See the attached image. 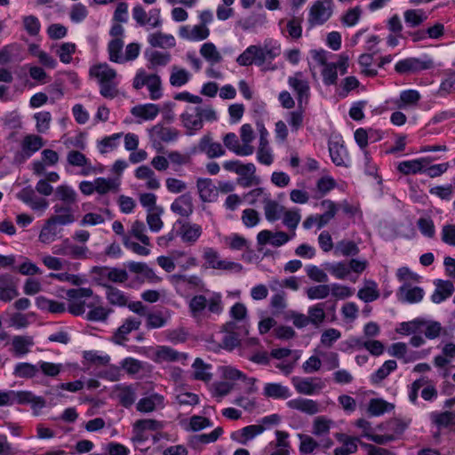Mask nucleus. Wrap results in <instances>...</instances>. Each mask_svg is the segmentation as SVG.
<instances>
[{
	"label": "nucleus",
	"instance_id": "1",
	"mask_svg": "<svg viewBox=\"0 0 455 455\" xmlns=\"http://www.w3.org/2000/svg\"><path fill=\"white\" fill-rule=\"evenodd\" d=\"M89 75L96 77L100 84V93L106 99H114L117 96V83L115 82L116 71L107 63H100L90 68Z\"/></svg>",
	"mask_w": 455,
	"mask_h": 455
},
{
	"label": "nucleus",
	"instance_id": "2",
	"mask_svg": "<svg viewBox=\"0 0 455 455\" xmlns=\"http://www.w3.org/2000/svg\"><path fill=\"white\" fill-rule=\"evenodd\" d=\"M230 315L239 323V326L229 322V350L237 347L241 339L249 333L246 307L237 302L231 307Z\"/></svg>",
	"mask_w": 455,
	"mask_h": 455
},
{
	"label": "nucleus",
	"instance_id": "3",
	"mask_svg": "<svg viewBox=\"0 0 455 455\" xmlns=\"http://www.w3.org/2000/svg\"><path fill=\"white\" fill-rule=\"evenodd\" d=\"M435 68L433 59L424 54L420 57H408L396 62L395 70L400 75L418 74Z\"/></svg>",
	"mask_w": 455,
	"mask_h": 455
},
{
	"label": "nucleus",
	"instance_id": "4",
	"mask_svg": "<svg viewBox=\"0 0 455 455\" xmlns=\"http://www.w3.org/2000/svg\"><path fill=\"white\" fill-rule=\"evenodd\" d=\"M333 2L316 0L309 9L307 23L310 28L323 25L333 13Z\"/></svg>",
	"mask_w": 455,
	"mask_h": 455
},
{
	"label": "nucleus",
	"instance_id": "5",
	"mask_svg": "<svg viewBox=\"0 0 455 455\" xmlns=\"http://www.w3.org/2000/svg\"><path fill=\"white\" fill-rule=\"evenodd\" d=\"M256 379L248 378L237 369L229 367V393L238 391L242 394H251L256 391Z\"/></svg>",
	"mask_w": 455,
	"mask_h": 455
},
{
	"label": "nucleus",
	"instance_id": "6",
	"mask_svg": "<svg viewBox=\"0 0 455 455\" xmlns=\"http://www.w3.org/2000/svg\"><path fill=\"white\" fill-rule=\"evenodd\" d=\"M190 153L192 155L205 154L209 158H215L224 155L225 151L221 144L213 141L211 134L207 133L191 148Z\"/></svg>",
	"mask_w": 455,
	"mask_h": 455
},
{
	"label": "nucleus",
	"instance_id": "7",
	"mask_svg": "<svg viewBox=\"0 0 455 455\" xmlns=\"http://www.w3.org/2000/svg\"><path fill=\"white\" fill-rule=\"evenodd\" d=\"M293 386L299 394L312 395L324 387L323 382L318 378L292 379Z\"/></svg>",
	"mask_w": 455,
	"mask_h": 455
},
{
	"label": "nucleus",
	"instance_id": "8",
	"mask_svg": "<svg viewBox=\"0 0 455 455\" xmlns=\"http://www.w3.org/2000/svg\"><path fill=\"white\" fill-rule=\"evenodd\" d=\"M295 235L293 232L292 235L290 236L283 231H277L273 233L269 230H262L257 235V242L259 245H266L267 243L275 246L280 247L289 242L292 236Z\"/></svg>",
	"mask_w": 455,
	"mask_h": 455
},
{
	"label": "nucleus",
	"instance_id": "9",
	"mask_svg": "<svg viewBox=\"0 0 455 455\" xmlns=\"http://www.w3.org/2000/svg\"><path fill=\"white\" fill-rule=\"evenodd\" d=\"M18 296L17 281L14 276L8 273L0 275V300L10 302Z\"/></svg>",
	"mask_w": 455,
	"mask_h": 455
},
{
	"label": "nucleus",
	"instance_id": "10",
	"mask_svg": "<svg viewBox=\"0 0 455 455\" xmlns=\"http://www.w3.org/2000/svg\"><path fill=\"white\" fill-rule=\"evenodd\" d=\"M424 290L419 286H411V283H405L398 289L396 292L397 299L402 303L414 304L422 300L424 297Z\"/></svg>",
	"mask_w": 455,
	"mask_h": 455
},
{
	"label": "nucleus",
	"instance_id": "11",
	"mask_svg": "<svg viewBox=\"0 0 455 455\" xmlns=\"http://www.w3.org/2000/svg\"><path fill=\"white\" fill-rule=\"evenodd\" d=\"M199 106L188 107L187 110L181 114L180 119L184 127L187 128V134L193 135L196 132L203 128V123L199 116Z\"/></svg>",
	"mask_w": 455,
	"mask_h": 455
},
{
	"label": "nucleus",
	"instance_id": "12",
	"mask_svg": "<svg viewBox=\"0 0 455 455\" xmlns=\"http://www.w3.org/2000/svg\"><path fill=\"white\" fill-rule=\"evenodd\" d=\"M141 321L135 317H128L124 323L119 326L114 332L111 340L117 344L124 346L125 341L128 340L127 335L132 331H136L140 328Z\"/></svg>",
	"mask_w": 455,
	"mask_h": 455
},
{
	"label": "nucleus",
	"instance_id": "13",
	"mask_svg": "<svg viewBox=\"0 0 455 455\" xmlns=\"http://www.w3.org/2000/svg\"><path fill=\"white\" fill-rule=\"evenodd\" d=\"M202 232L203 229L200 225L181 220L179 234L184 243L193 245L199 239Z\"/></svg>",
	"mask_w": 455,
	"mask_h": 455
},
{
	"label": "nucleus",
	"instance_id": "14",
	"mask_svg": "<svg viewBox=\"0 0 455 455\" xmlns=\"http://www.w3.org/2000/svg\"><path fill=\"white\" fill-rule=\"evenodd\" d=\"M58 252L74 259H85L90 258L91 254L87 246L74 244L68 238L63 240Z\"/></svg>",
	"mask_w": 455,
	"mask_h": 455
},
{
	"label": "nucleus",
	"instance_id": "15",
	"mask_svg": "<svg viewBox=\"0 0 455 455\" xmlns=\"http://www.w3.org/2000/svg\"><path fill=\"white\" fill-rule=\"evenodd\" d=\"M266 427L262 425H249L231 434L232 440L241 444H246L257 435L262 434Z\"/></svg>",
	"mask_w": 455,
	"mask_h": 455
},
{
	"label": "nucleus",
	"instance_id": "16",
	"mask_svg": "<svg viewBox=\"0 0 455 455\" xmlns=\"http://www.w3.org/2000/svg\"><path fill=\"white\" fill-rule=\"evenodd\" d=\"M203 259L204 263L202 265V270L208 268L228 269V261L220 259L218 251L212 247H205L204 249Z\"/></svg>",
	"mask_w": 455,
	"mask_h": 455
},
{
	"label": "nucleus",
	"instance_id": "17",
	"mask_svg": "<svg viewBox=\"0 0 455 455\" xmlns=\"http://www.w3.org/2000/svg\"><path fill=\"white\" fill-rule=\"evenodd\" d=\"M302 74L296 73L294 76H290L288 84L297 93V100L299 105L307 102L309 97V85L306 80L301 79Z\"/></svg>",
	"mask_w": 455,
	"mask_h": 455
},
{
	"label": "nucleus",
	"instance_id": "18",
	"mask_svg": "<svg viewBox=\"0 0 455 455\" xmlns=\"http://www.w3.org/2000/svg\"><path fill=\"white\" fill-rule=\"evenodd\" d=\"M290 409L297 410L308 415H315L320 411L319 404L316 401L307 398H296L287 402Z\"/></svg>",
	"mask_w": 455,
	"mask_h": 455
},
{
	"label": "nucleus",
	"instance_id": "19",
	"mask_svg": "<svg viewBox=\"0 0 455 455\" xmlns=\"http://www.w3.org/2000/svg\"><path fill=\"white\" fill-rule=\"evenodd\" d=\"M210 35V30L204 24H199L190 28L188 26H183L180 29V36L189 41H202Z\"/></svg>",
	"mask_w": 455,
	"mask_h": 455
},
{
	"label": "nucleus",
	"instance_id": "20",
	"mask_svg": "<svg viewBox=\"0 0 455 455\" xmlns=\"http://www.w3.org/2000/svg\"><path fill=\"white\" fill-rule=\"evenodd\" d=\"M337 439L343 445L334 450V455H350L357 451L358 443L362 442L359 438L347 435L346 434H337Z\"/></svg>",
	"mask_w": 455,
	"mask_h": 455
},
{
	"label": "nucleus",
	"instance_id": "21",
	"mask_svg": "<svg viewBox=\"0 0 455 455\" xmlns=\"http://www.w3.org/2000/svg\"><path fill=\"white\" fill-rule=\"evenodd\" d=\"M68 162L70 165L84 167L81 172L84 176H87L91 172H96V170L92 166L90 160L79 151H69L68 154Z\"/></svg>",
	"mask_w": 455,
	"mask_h": 455
},
{
	"label": "nucleus",
	"instance_id": "22",
	"mask_svg": "<svg viewBox=\"0 0 455 455\" xmlns=\"http://www.w3.org/2000/svg\"><path fill=\"white\" fill-rule=\"evenodd\" d=\"M436 158L424 157L411 161H403L398 165V171L405 175L424 172L425 164H429Z\"/></svg>",
	"mask_w": 455,
	"mask_h": 455
},
{
	"label": "nucleus",
	"instance_id": "23",
	"mask_svg": "<svg viewBox=\"0 0 455 455\" xmlns=\"http://www.w3.org/2000/svg\"><path fill=\"white\" fill-rule=\"evenodd\" d=\"M435 286V290L431 295V300L435 304H439L450 298L455 290L453 283L448 280H437Z\"/></svg>",
	"mask_w": 455,
	"mask_h": 455
},
{
	"label": "nucleus",
	"instance_id": "24",
	"mask_svg": "<svg viewBox=\"0 0 455 455\" xmlns=\"http://www.w3.org/2000/svg\"><path fill=\"white\" fill-rule=\"evenodd\" d=\"M171 210L182 216L188 217L193 212L192 197L188 194L180 196L171 205Z\"/></svg>",
	"mask_w": 455,
	"mask_h": 455
},
{
	"label": "nucleus",
	"instance_id": "25",
	"mask_svg": "<svg viewBox=\"0 0 455 455\" xmlns=\"http://www.w3.org/2000/svg\"><path fill=\"white\" fill-rule=\"evenodd\" d=\"M196 186L203 202H212L217 197L218 190L211 179H198Z\"/></svg>",
	"mask_w": 455,
	"mask_h": 455
},
{
	"label": "nucleus",
	"instance_id": "26",
	"mask_svg": "<svg viewBox=\"0 0 455 455\" xmlns=\"http://www.w3.org/2000/svg\"><path fill=\"white\" fill-rule=\"evenodd\" d=\"M163 427L162 422L154 419H138L133 425V431L136 434V438L139 441H143V432L147 430L156 431Z\"/></svg>",
	"mask_w": 455,
	"mask_h": 455
},
{
	"label": "nucleus",
	"instance_id": "27",
	"mask_svg": "<svg viewBox=\"0 0 455 455\" xmlns=\"http://www.w3.org/2000/svg\"><path fill=\"white\" fill-rule=\"evenodd\" d=\"M263 395L273 399H287L291 395L289 387L280 383H267L263 389Z\"/></svg>",
	"mask_w": 455,
	"mask_h": 455
},
{
	"label": "nucleus",
	"instance_id": "28",
	"mask_svg": "<svg viewBox=\"0 0 455 455\" xmlns=\"http://www.w3.org/2000/svg\"><path fill=\"white\" fill-rule=\"evenodd\" d=\"M329 153L332 163L337 166H347V152L339 141L329 142Z\"/></svg>",
	"mask_w": 455,
	"mask_h": 455
},
{
	"label": "nucleus",
	"instance_id": "29",
	"mask_svg": "<svg viewBox=\"0 0 455 455\" xmlns=\"http://www.w3.org/2000/svg\"><path fill=\"white\" fill-rule=\"evenodd\" d=\"M101 286L106 288V298L109 304L126 307L128 299L124 291L108 283H101Z\"/></svg>",
	"mask_w": 455,
	"mask_h": 455
},
{
	"label": "nucleus",
	"instance_id": "30",
	"mask_svg": "<svg viewBox=\"0 0 455 455\" xmlns=\"http://www.w3.org/2000/svg\"><path fill=\"white\" fill-rule=\"evenodd\" d=\"M155 361L157 363L163 362H178L181 358H186V355L176 351L171 347L160 346L156 351Z\"/></svg>",
	"mask_w": 455,
	"mask_h": 455
},
{
	"label": "nucleus",
	"instance_id": "31",
	"mask_svg": "<svg viewBox=\"0 0 455 455\" xmlns=\"http://www.w3.org/2000/svg\"><path fill=\"white\" fill-rule=\"evenodd\" d=\"M263 203L266 219L270 222H274L279 220L283 207L281 206L276 201L272 200L270 198V195H265Z\"/></svg>",
	"mask_w": 455,
	"mask_h": 455
},
{
	"label": "nucleus",
	"instance_id": "32",
	"mask_svg": "<svg viewBox=\"0 0 455 455\" xmlns=\"http://www.w3.org/2000/svg\"><path fill=\"white\" fill-rule=\"evenodd\" d=\"M26 395L27 394L22 390L0 391V406H12L15 403L20 404L28 402Z\"/></svg>",
	"mask_w": 455,
	"mask_h": 455
},
{
	"label": "nucleus",
	"instance_id": "33",
	"mask_svg": "<svg viewBox=\"0 0 455 455\" xmlns=\"http://www.w3.org/2000/svg\"><path fill=\"white\" fill-rule=\"evenodd\" d=\"M160 109L157 105L148 103L144 105H137L131 109L132 115L140 117L143 120H153L158 115Z\"/></svg>",
	"mask_w": 455,
	"mask_h": 455
},
{
	"label": "nucleus",
	"instance_id": "34",
	"mask_svg": "<svg viewBox=\"0 0 455 455\" xmlns=\"http://www.w3.org/2000/svg\"><path fill=\"white\" fill-rule=\"evenodd\" d=\"M124 267L128 268L130 272L143 275V276L149 281L154 282L159 280L154 270L150 268L146 263L127 261L124 263Z\"/></svg>",
	"mask_w": 455,
	"mask_h": 455
},
{
	"label": "nucleus",
	"instance_id": "35",
	"mask_svg": "<svg viewBox=\"0 0 455 455\" xmlns=\"http://www.w3.org/2000/svg\"><path fill=\"white\" fill-rule=\"evenodd\" d=\"M357 296L366 303L378 299L379 291L377 283L372 280L365 281V285L358 291Z\"/></svg>",
	"mask_w": 455,
	"mask_h": 455
},
{
	"label": "nucleus",
	"instance_id": "36",
	"mask_svg": "<svg viewBox=\"0 0 455 455\" xmlns=\"http://www.w3.org/2000/svg\"><path fill=\"white\" fill-rule=\"evenodd\" d=\"M397 368V363L395 360L386 361L381 367L371 375V381L372 384H379L385 379L392 371Z\"/></svg>",
	"mask_w": 455,
	"mask_h": 455
},
{
	"label": "nucleus",
	"instance_id": "37",
	"mask_svg": "<svg viewBox=\"0 0 455 455\" xmlns=\"http://www.w3.org/2000/svg\"><path fill=\"white\" fill-rule=\"evenodd\" d=\"M164 396L155 393L149 396L141 398L137 403V410L140 412H151L157 404H162Z\"/></svg>",
	"mask_w": 455,
	"mask_h": 455
},
{
	"label": "nucleus",
	"instance_id": "38",
	"mask_svg": "<svg viewBox=\"0 0 455 455\" xmlns=\"http://www.w3.org/2000/svg\"><path fill=\"white\" fill-rule=\"evenodd\" d=\"M430 419L438 428L448 427L455 420V412L450 411L443 412L433 411L430 413Z\"/></svg>",
	"mask_w": 455,
	"mask_h": 455
},
{
	"label": "nucleus",
	"instance_id": "39",
	"mask_svg": "<svg viewBox=\"0 0 455 455\" xmlns=\"http://www.w3.org/2000/svg\"><path fill=\"white\" fill-rule=\"evenodd\" d=\"M44 139L39 135L29 134L24 137L21 148L32 156L44 146Z\"/></svg>",
	"mask_w": 455,
	"mask_h": 455
},
{
	"label": "nucleus",
	"instance_id": "40",
	"mask_svg": "<svg viewBox=\"0 0 455 455\" xmlns=\"http://www.w3.org/2000/svg\"><path fill=\"white\" fill-rule=\"evenodd\" d=\"M95 192L100 195H105L110 191L117 192L119 190L120 183L112 179H106L102 177L94 180Z\"/></svg>",
	"mask_w": 455,
	"mask_h": 455
},
{
	"label": "nucleus",
	"instance_id": "41",
	"mask_svg": "<svg viewBox=\"0 0 455 455\" xmlns=\"http://www.w3.org/2000/svg\"><path fill=\"white\" fill-rule=\"evenodd\" d=\"M12 347L17 355H24L29 352V347L34 345L31 336H14L12 339Z\"/></svg>",
	"mask_w": 455,
	"mask_h": 455
},
{
	"label": "nucleus",
	"instance_id": "42",
	"mask_svg": "<svg viewBox=\"0 0 455 455\" xmlns=\"http://www.w3.org/2000/svg\"><path fill=\"white\" fill-rule=\"evenodd\" d=\"M229 149L238 156H250L253 153V147L250 143H240L235 133L229 132Z\"/></svg>",
	"mask_w": 455,
	"mask_h": 455
},
{
	"label": "nucleus",
	"instance_id": "43",
	"mask_svg": "<svg viewBox=\"0 0 455 455\" xmlns=\"http://www.w3.org/2000/svg\"><path fill=\"white\" fill-rule=\"evenodd\" d=\"M322 206L326 207L327 211L321 214L317 215V228L321 229L324 226H326L331 219L334 218L337 212L336 204L331 200H323L321 203Z\"/></svg>",
	"mask_w": 455,
	"mask_h": 455
},
{
	"label": "nucleus",
	"instance_id": "44",
	"mask_svg": "<svg viewBox=\"0 0 455 455\" xmlns=\"http://www.w3.org/2000/svg\"><path fill=\"white\" fill-rule=\"evenodd\" d=\"M124 47V41L122 38H113L108 44V52L109 60L116 63H122L124 59L121 55Z\"/></svg>",
	"mask_w": 455,
	"mask_h": 455
},
{
	"label": "nucleus",
	"instance_id": "45",
	"mask_svg": "<svg viewBox=\"0 0 455 455\" xmlns=\"http://www.w3.org/2000/svg\"><path fill=\"white\" fill-rule=\"evenodd\" d=\"M261 50L266 60H273L281 54V44L272 38L264 41Z\"/></svg>",
	"mask_w": 455,
	"mask_h": 455
},
{
	"label": "nucleus",
	"instance_id": "46",
	"mask_svg": "<svg viewBox=\"0 0 455 455\" xmlns=\"http://www.w3.org/2000/svg\"><path fill=\"white\" fill-rule=\"evenodd\" d=\"M194 368V379L196 380L209 381L212 379V374L207 372L206 370L211 368L210 364H207L200 357H196L192 364Z\"/></svg>",
	"mask_w": 455,
	"mask_h": 455
},
{
	"label": "nucleus",
	"instance_id": "47",
	"mask_svg": "<svg viewBox=\"0 0 455 455\" xmlns=\"http://www.w3.org/2000/svg\"><path fill=\"white\" fill-rule=\"evenodd\" d=\"M325 303H318L315 306H312L308 308V322L312 323L315 327H318L321 323L325 320V312H324Z\"/></svg>",
	"mask_w": 455,
	"mask_h": 455
},
{
	"label": "nucleus",
	"instance_id": "48",
	"mask_svg": "<svg viewBox=\"0 0 455 455\" xmlns=\"http://www.w3.org/2000/svg\"><path fill=\"white\" fill-rule=\"evenodd\" d=\"M152 130L164 142L174 141L180 135V132L176 128L164 127L161 124L155 125Z\"/></svg>",
	"mask_w": 455,
	"mask_h": 455
},
{
	"label": "nucleus",
	"instance_id": "49",
	"mask_svg": "<svg viewBox=\"0 0 455 455\" xmlns=\"http://www.w3.org/2000/svg\"><path fill=\"white\" fill-rule=\"evenodd\" d=\"M201 55L212 65L220 62L221 55L217 51L216 46L212 43H204L200 49Z\"/></svg>",
	"mask_w": 455,
	"mask_h": 455
},
{
	"label": "nucleus",
	"instance_id": "50",
	"mask_svg": "<svg viewBox=\"0 0 455 455\" xmlns=\"http://www.w3.org/2000/svg\"><path fill=\"white\" fill-rule=\"evenodd\" d=\"M427 18L426 12L421 9H411L404 12V21L411 28L419 26Z\"/></svg>",
	"mask_w": 455,
	"mask_h": 455
},
{
	"label": "nucleus",
	"instance_id": "51",
	"mask_svg": "<svg viewBox=\"0 0 455 455\" xmlns=\"http://www.w3.org/2000/svg\"><path fill=\"white\" fill-rule=\"evenodd\" d=\"M38 371L37 366L29 363H18L13 371V375L18 378L32 379Z\"/></svg>",
	"mask_w": 455,
	"mask_h": 455
},
{
	"label": "nucleus",
	"instance_id": "52",
	"mask_svg": "<svg viewBox=\"0 0 455 455\" xmlns=\"http://www.w3.org/2000/svg\"><path fill=\"white\" fill-rule=\"evenodd\" d=\"M422 331L428 339H434L440 336L443 327L437 321L425 320L421 318Z\"/></svg>",
	"mask_w": 455,
	"mask_h": 455
},
{
	"label": "nucleus",
	"instance_id": "53",
	"mask_svg": "<svg viewBox=\"0 0 455 455\" xmlns=\"http://www.w3.org/2000/svg\"><path fill=\"white\" fill-rule=\"evenodd\" d=\"M149 44L153 47H173L175 45V38L172 35H165L160 32L150 35L148 38Z\"/></svg>",
	"mask_w": 455,
	"mask_h": 455
},
{
	"label": "nucleus",
	"instance_id": "54",
	"mask_svg": "<svg viewBox=\"0 0 455 455\" xmlns=\"http://www.w3.org/2000/svg\"><path fill=\"white\" fill-rule=\"evenodd\" d=\"M335 253L342 256H355L359 253V248L354 241L341 240L336 244Z\"/></svg>",
	"mask_w": 455,
	"mask_h": 455
},
{
	"label": "nucleus",
	"instance_id": "55",
	"mask_svg": "<svg viewBox=\"0 0 455 455\" xmlns=\"http://www.w3.org/2000/svg\"><path fill=\"white\" fill-rule=\"evenodd\" d=\"M116 396L119 403L124 408H130L136 399L135 391L131 386L121 387Z\"/></svg>",
	"mask_w": 455,
	"mask_h": 455
},
{
	"label": "nucleus",
	"instance_id": "56",
	"mask_svg": "<svg viewBox=\"0 0 455 455\" xmlns=\"http://www.w3.org/2000/svg\"><path fill=\"white\" fill-rule=\"evenodd\" d=\"M83 358L90 364L95 366H106L110 361V356L108 355H99L98 351L89 350L84 351Z\"/></svg>",
	"mask_w": 455,
	"mask_h": 455
},
{
	"label": "nucleus",
	"instance_id": "57",
	"mask_svg": "<svg viewBox=\"0 0 455 455\" xmlns=\"http://www.w3.org/2000/svg\"><path fill=\"white\" fill-rule=\"evenodd\" d=\"M190 79L189 73L184 68H178L176 66L172 68L170 76V84L175 87H180L186 84Z\"/></svg>",
	"mask_w": 455,
	"mask_h": 455
},
{
	"label": "nucleus",
	"instance_id": "58",
	"mask_svg": "<svg viewBox=\"0 0 455 455\" xmlns=\"http://www.w3.org/2000/svg\"><path fill=\"white\" fill-rule=\"evenodd\" d=\"M122 133H114L110 136L104 137L98 142V148L100 154H105L108 150L116 148L119 144V140L122 137Z\"/></svg>",
	"mask_w": 455,
	"mask_h": 455
},
{
	"label": "nucleus",
	"instance_id": "59",
	"mask_svg": "<svg viewBox=\"0 0 455 455\" xmlns=\"http://www.w3.org/2000/svg\"><path fill=\"white\" fill-rule=\"evenodd\" d=\"M148 82L147 84L148 89L149 91L150 99L153 100H157L162 97V87H161V78L156 74L148 75Z\"/></svg>",
	"mask_w": 455,
	"mask_h": 455
},
{
	"label": "nucleus",
	"instance_id": "60",
	"mask_svg": "<svg viewBox=\"0 0 455 455\" xmlns=\"http://www.w3.org/2000/svg\"><path fill=\"white\" fill-rule=\"evenodd\" d=\"M206 307L207 299L204 295H196L189 302V309L192 316L195 318L200 317Z\"/></svg>",
	"mask_w": 455,
	"mask_h": 455
},
{
	"label": "nucleus",
	"instance_id": "61",
	"mask_svg": "<svg viewBox=\"0 0 455 455\" xmlns=\"http://www.w3.org/2000/svg\"><path fill=\"white\" fill-rule=\"evenodd\" d=\"M302 17H292L287 21L286 29L291 38L298 40L302 36Z\"/></svg>",
	"mask_w": 455,
	"mask_h": 455
},
{
	"label": "nucleus",
	"instance_id": "62",
	"mask_svg": "<svg viewBox=\"0 0 455 455\" xmlns=\"http://www.w3.org/2000/svg\"><path fill=\"white\" fill-rule=\"evenodd\" d=\"M417 227L422 235L427 238H434L435 235V227L431 218H419L417 220Z\"/></svg>",
	"mask_w": 455,
	"mask_h": 455
},
{
	"label": "nucleus",
	"instance_id": "63",
	"mask_svg": "<svg viewBox=\"0 0 455 455\" xmlns=\"http://www.w3.org/2000/svg\"><path fill=\"white\" fill-rule=\"evenodd\" d=\"M331 292L330 285L319 284L307 289V296L309 299H323L329 296Z\"/></svg>",
	"mask_w": 455,
	"mask_h": 455
},
{
	"label": "nucleus",
	"instance_id": "64",
	"mask_svg": "<svg viewBox=\"0 0 455 455\" xmlns=\"http://www.w3.org/2000/svg\"><path fill=\"white\" fill-rule=\"evenodd\" d=\"M390 403L383 399L372 398L369 402L368 412L371 416H380L384 414Z\"/></svg>",
	"mask_w": 455,
	"mask_h": 455
}]
</instances>
